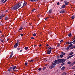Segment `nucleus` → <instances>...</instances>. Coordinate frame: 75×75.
<instances>
[{
  "mask_svg": "<svg viewBox=\"0 0 75 75\" xmlns=\"http://www.w3.org/2000/svg\"><path fill=\"white\" fill-rule=\"evenodd\" d=\"M35 9H33L32 11H32V12H34V10H35Z\"/></svg>",
  "mask_w": 75,
  "mask_h": 75,
  "instance_id": "48",
  "label": "nucleus"
},
{
  "mask_svg": "<svg viewBox=\"0 0 75 75\" xmlns=\"http://www.w3.org/2000/svg\"><path fill=\"white\" fill-rule=\"evenodd\" d=\"M67 60V59H57V63H58L59 64V63H64V62H65L66 60Z\"/></svg>",
  "mask_w": 75,
  "mask_h": 75,
  "instance_id": "2",
  "label": "nucleus"
},
{
  "mask_svg": "<svg viewBox=\"0 0 75 75\" xmlns=\"http://www.w3.org/2000/svg\"><path fill=\"white\" fill-rule=\"evenodd\" d=\"M57 59H59L60 58V56H57Z\"/></svg>",
  "mask_w": 75,
  "mask_h": 75,
  "instance_id": "33",
  "label": "nucleus"
},
{
  "mask_svg": "<svg viewBox=\"0 0 75 75\" xmlns=\"http://www.w3.org/2000/svg\"><path fill=\"white\" fill-rule=\"evenodd\" d=\"M73 54V52H71L69 53V55H72Z\"/></svg>",
  "mask_w": 75,
  "mask_h": 75,
  "instance_id": "31",
  "label": "nucleus"
},
{
  "mask_svg": "<svg viewBox=\"0 0 75 75\" xmlns=\"http://www.w3.org/2000/svg\"><path fill=\"white\" fill-rule=\"evenodd\" d=\"M23 3V1H20L18 4L14 6L11 8L12 10H16L18 8L20 7L21 6H22V4Z\"/></svg>",
  "mask_w": 75,
  "mask_h": 75,
  "instance_id": "1",
  "label": "nucleus"
},
{
  "mask_svg": "<svg viewBox=\"0 0 75 75\" xmlns=\"http://www.w3.org/2000/svg\"><path fill=\"white\" fill-rule=\"evenodd\" d=\"M13 52H12L11 53V54L10 56L9 57L10 58H11V57H12V56H13Z\"/></svg>",
  "mask_w": 75,
  "mask_h": 75,
  "instance_id": "13",
  "label": "nucleus"
},
{
  "mask_svg": "<svg viewBox=\"0 0 75 75\" xmlns=\"http://www.w3.org/2000/svg\"><path fill=\"white\" fill-rule=\"evenodd\" d=\"M66 75V73L65 72H64L62 74V75Z\"/></svg>",
  "mask_w": 75,
  "mask_h": 75,
  "instance_id": "22",
  "label": "nucleus"
},
{
  "mask_svg": "<svg viewBox=\"0 0 75 75\" xmlns=\"http://www.w3.org/2000/svg\"><path fill=\"white\" fill-rule=\"evenodd\" d=\"M72 43H73V42H69V44H72Z\"/></svg>",
  "mask_w": 75,
  "mask_h": 75,
  "instance_id": "51",
  "label": "nucleus"
},
{
  "mask_svg": "<svg viewBox=\"0 0 75 75\" xmlns=\"http://www.w3.org/2000/svg\"><path fill=\"white\" fill-rule=\"evenodd\" d=\"M75 62H74L72 63L71 64V66L72 67V66H73L74 64H75Z\"/></svg>",
  "mask_w": 75,
  "mask_h": 75,
  "instance_id": "16",
  "label": "nucleus"
},
{
  "mask_svg": "<svg viewBox=\"0 0 75 75\" xmlns=\"http://www.w3.org/2000/svg\"><path fill=\"white\" fill-rule=\"evenodd\" d=\"M63 54V55H65V53H64Z\"/></svg>",
  "mask_w": 75,
  "mask_h": 75,
  "instance_id": "61",
  "label": "nucleus"
},
{
  "mask_svg": "<svg viewBox=\"0 0 75 75\" xmlns=\"http://www.w3.org/2000/svg\"><path fill=\"white\" fill-rule=\"evenodd\" d=\"M31 38L32 39L34 40V37H31Z\"/></svg>",
  "mask_w": 75,
  "mask_h": 75,
  "instance_id": "44",
  "label": "nucleus"
},
{
  "mask_svg": "<svg viewBox=\"0 0 75 75\" xmlns=\"http://www.w3.org/2000/svg\"><path fill=\"white\" fill-rule=\"evenodd\" d=\"M4 1V0H1L0 1L1 2H3V1Z\"/></svg>",
  "mask_w": 75,
  "mask_h": 75,
  "instance_id": "47",
  "label": "nucleus"
},
{
  "mask_svg": "<svg viewBox=\"0 0 75 75\" xmlns=\"http://www.w3.org/2000/svg\"><path fill=\"white\" fill-rule=\"evenodd\" d=\"M67 44H69V42H67Z\"/></svg>",
  "mask_w": 75,
  "mask_h": 75,
  "instance_id": "60",
  "label": "nucleus"
},
{
  "mask_svg": "<svg viewBox=\"0 0 75 75\" xmlns=\"http://www.w3.org/2000/svg\"><path fill=\"white\" fill-rule=\"evenodd\" d=\"M47 68V67H45L42 68L43 70H44V69H45Z\"/></svg>",
  "mask_w": 75,
  "mask_h": 75,
  "instance_id": "30",
  "label": "nucleus"
},
{
  "mask_svg": "<svg viewBox=\"0 0 75 75\" xmlns=\"http://www.w3.org/2000/svg\"><path fill=\"white\" fill-rule=\"evenodd\" d=\"M38 0H34V1H35V2L37 1H38Z\"/></svg>",
  "mask_w": 75,
  "mask_h": 75,
  "instance_id": "52",
  "label": "nucleus"
},
{
  "mask_svg": "<svg viewBox=\"0 0 75 75\" xmlns=\"http://www.w3.org/2000/svg\"><path fill=\"white\" fill-rule=\"evenodd\" d=\"M17 43H16L17 44H18V45L19 43V41H18V40H17Z\"/></svg>",
  "mask_w": 75,
  "mask_h": 75,
  "instance_id": "28",
  "label": "nucleus"
},
{
  "mask_svg": "<svg viewBox=\"0 0 75 75\" xmlns=\"http://www.w3.org/2000/svg\"><path fill=\"white\" fill-rule=\"evenodd\" d=\"M71 18L72 19H74V18H75V15L72 16Z\"/></svg>",
  "mask_w": 75,
  "mask_h": 75,
  "instance_id": "19",
  "label": "nucleus"
},
{
  "mask_svg": "<svg viewBox=\"0 0 75 75\" xmlns=\"http://www.w3.org/2000/svg\"><path fill=\"white\" fill-rule=\"evenodd\" d=\"M31 1H32V2H34V0H30Z\"/></svg>",
  "mask_w": 75,
  "mask_h": 75,
  "instance_id": "54",
  "label": "nucleus"
},
{
  "mask_svg": "<svg viewBox=\"0 0 75 75\" xmlns=\"http://www.w3.org/2000/svg\"><path fill=\"white\" fill-rule=\"evenodd\" d=\"M74 48H75V46H73V47L72 46V47H70V49H74Z\"/></svg>",
  "mask_w": 75,
  "mask_h": 75,
  "instance_id": "25",
  "label": "nucleus"
},
{
  "mask_svg": "<svg viewBox=\"0 0 75 75\" xmlns=\"http://www.w3.org/2000/svg\"><path fill=\"white\" fill-rule=\"evenodd\" d=\"M48 49L49 50H52V47H49Z\"/></svg>",
  "mask_w": 75,
  "mask_h": 75,
  "instance_id": "39",
  "label": "nucleus"
},
{
  "mask_svg": "<svg viewBox=\"0 0 75 75\" xmlns=\"http://www.w3.org/2000/svg\"><path fill=\"white\" fill-rule=\"evenodd\" d=\"M30 62H33V59L29 61Z\"/></svg>",
  "mask_w": 75,
  "mask_h": 75,
  "instance_id": "42",
  "label": "nucleus"
},
{
  "mask_svg": "<svg viewBox=\"0 0 75 75\" xmlns=\"http://www.w3.org/2000/svg\"><path fill=\"white\" fill-rule=\"evenodd\" d=\"M65 11H66L64 9L62 10L59 13L60 14H61V13L64 14V13H65Z\"/></svg>",
  "mask_w": 75,
  "mask_h": 75,
  "instance_id": "6",
  "label": "nucleus"
},
{
  "mask_svg": "<svg viewBox=\"0 0 75 75\" xmlns=\"http://www.w3.org/2000/svg\"><path fill=\"white\" fill-rule=\"evenodd\" d=\"M18 46V45L17 44V43H16L13 46V48H17Z\"/></svg>",
  "mask_w": 75,
  "mask_h": 75,
  "instance_id": "7",
  "label": "nucleus"
},
{
  "mask_svg": "<svg viewBox=\"0 0 75 75\" xmlns=\"http://www.w3.org/2000/svg\"><path fill=\"white\" fill-rule=\"evenodd\" d=\"M22 1V3H23L22 4V5H23V6H25L27 5V2L24 1L23 2V1Z\"/></svg>",
  "mask_w": 75,
  "mask_h": 75,
  "instance_id": "4",
  "label": "nucleus"
},
{
  "mask_svg": "<svg viewBox=\"0 0 75 75\" xmlns=\"http://www.w3.org/2000/svg\"><path fill=\"white\" fill-rule=\"evenodd\" d=\"M17 50H20V48H17Z\"/></svg>",
  "mask_w": 75,
  "mask_h": 75,
  "instance_id": "58",
  "label": "nucleus"
},
{
  "mask_svg": "<svg viewBox=\"0 0 75 75\" xmlns=\"http://www.w3.org/2000/svg\"><path fill=\"white\" fill-rule=\"evenodd\" d=\"M16 67H17V66H14L12 67V69H13V70H14L16 68Z\"/></svg>",
  "mask_w": 75,
  "mask_h": 75,
  "instance_id": "11",
  "label": "nucleus"
},
{
  "mask_svg": "<svg viewBox=\"0 0 75 75\" xmlns=\"http://www.w3.org/2000/svg\"><path fill=\"white\" fill-rule=\"evenodd\" d=\"M68 36L69 37H72V33H69L68 34Z\"/></svg>",
  "mask_w": 75,
  "mask_h": 75,
  "instance_id": "14",
  "label": "nucleus"
},
{
  "mask_svg": "<svg viewBox=\"0 0 75 75\" xmlns=\"http://www.w3.org/2000/svg\"><path fill=\"white\" fill-rule=\"evenodd\" d=\"M4 37V35H2L1 36V37H2V38Z\"/></svg>",
  "mask_w": 75,
  "mask_h": 75,
  "instance_id": "63",
  "label": "nucleus"
},
{
  "mask_svg": "<svg viewBox=\"0 0 75 75\" xmlns=\"http://www.w3.org/2000/svg\"><path fill=\"white\" fill-rule=\"evenodd\" d=\"M34 48H35V47H36V45H34Z\"/></svg>",
  "mask_w": 75,
  "mask_h": 75,
  "instance_id": "62",
  "label": "nucleus"
},
{
  "mask_svg": "<svg viewBox=\"0 0 75 75\" xmlns=\"http://www.w3.org/2000/svg\"><path fill=\"white\" fill-rule=\"evenodd\" d=\"M70 58V56H69L67 58V59H69V58Z\"/></svg>",
  "mask_w": 75,
  "mask_h": 75,
  "instance_id": "46",
  "label": "nucleus"
},
{
  "mask_svg": "<svg viewBox=\"0 0 75 75\" xmlns=\"http://www.w3.org/2000/svg\"><path fill=\"white\" fill-rule=\"evenodd\" d=\"M47 54H50L51 53V50H49V49H48L47 50Z\"/></svg>",
  "mask_w": 75,
  "mask_h": 75,
  "instance_id": "5",
  "label": "nucleus"
},
{
  "mask_svg": "<svg viewBox=\"0 0 75 75\" xmlns=\"http://www.w3.org/2000/svg\"><path fill=\"white\" fill-rule=\"evenodd\" d=\"M64 57V56H63V54H61L60 56V58H63Z\"/></svg>",
  "mask_w": 75,
  "mask_h": 75,
  "instance_id": "26",
  "label": "nucleus"
},
{
  "mask_svg": "<svg viewBox=\"0 0 75 75\" xmlns=\"http://www.w3.org/2000/svg\"><path fill=\"white\" fill-rule=\"evenodd\" d=\"M73 40H75V36L73 38Z\"/></svg>",
  "mask_w": 75,
  "mask_h": 75,
  "instance_id": "53",
  "label": "nucleus"
},
{
  "mask_svg": "<svg viewBox=\"0 0 75 75\" xmlns=\"http://www.w3.org/2000/svg\"><path fill=\"white\" fill-rule=\"evenodd\" d=\"M75 69V66H73L72 69Z\"/></svg>",
  "mask_w": 75,
  "mask_h": 75,
  "instance_id": "35",
  "label": "nucleus"
},
{
  "mask_svg": "<svg viewBox=\"0 0 75 75\" xmlns=\"http://www.w3.org/2000/svg\"><path fill=\"white\" fill-rule=\"evenodd\" d=\"M73 55H71V56H70V58H71V57H73Z\"/></svg>",
  "mask_w": 75,
  "mask_h": 75,
  "instance_id": "59",
  "label": "nucleus"
},
{
  "mask_svg": "<svg viewBox=\"0 0 75 75\" xmlns=\"http://www.w3.org/2000/svg\"><path fill=\"white\" fill-rule=\"evenodd\" d=\"M3 14H2V15H1L0 16V20H1V18H2L3 17Z\"/></svg>",
  "mask_w": 75,
  "mask_h": 75,
  "instance_id": "20",
  "label": "nucleus"
},
{
  "mask_svg": "<svg viewBox=\"0 0 75 75\" xmlns=\"http://www.w3.org/2000/svg\"><path fill=\"white\" fill-rule=\"evenodd\" d=\"M64 65H65V63H63L61 64V66H63Z\"/></svg>",
  "mask_w": 75,
  "mask_h": 75,
  "instance_id": "41",
  "label": "nucleus"
},
{
  "mask_svg": "<svg viewBox=\"0 0 75 75\" xmlns=\"http://www.w3.org/2000/svg\"><path fill=\"white\" fill-rule=\"evenodd\" d=\"M73 42H74V43H75V40H74L73 41Z\"/></svg>",
  "mask_w": 75,
  "mask_h": 75,
  "instance_id": "64",
  "label": "nucleus"
},
{
  "mask_svg": "<svg viewBox=\"0 0 75 75\" xmlns=\"http://www.w3.org/2000/svg\"><path fill=\"white\" fill-rule=\"evenodd\" d=\"M55 67L52 65H51L49 67V68H50V69H52L54 68H55Z\"/></svg>",
  "mask_w": 75,
  "mask_h": 75,
  "instance_id": "8",
  "label": "nucleus"
},
{
  "mask_svg": "<svg viewBox=\"0 0 75 75\" xmlns=\"http://www.w3.org/2000/svg\"><path fill=\"white\" fill-rule=\"evenodd\" d=\"M11 69H12V67H11L8 69V72H10L11 71H12V70Z\"/></svg>",
  "mask_w": 75,
  "mask_h": 75,
  "instance_id": "9",
  "label": "nucleus"
},
{
  "mask_svg": "<svg viewBox=\"0 0 75 75\" xmlns=\"http://www.w3.org/2000/svg\"><path fill=\"white\" fill-rule=\"evenodd\" d=\"M52 9H50V10L49 11V13H52Z\"/></svg>",
  "mask_w": 75,
  "mask_h": 75,
  "instance_id": "15",
  "label": "nucleus"
},
{
  "mask_svg": "<svg viewBox=\"0 0 75 75\" xmlns=\"http://www.w3.org/2000/svg\"><path fill=\"white\" fill-rule=\"evenodd\" d=\"M8 17L7 16H6L5 18V20H8Z\"/></svg>",
  "mask_w": 75,
  "mask_h": 75,
  "instance_id": "21",
  "label": "nucleus"
},
{
  "mask_svg": "<svg viewBox=\"0 0 75 75\" xmlns=\"http://www.w3.org/2000/svg\"><path fill=\"white\" fill-rule=\"evenodd\" d=\"M2 24L3 23H2V22H0V25H3Z\"/></svg>",
  "mask_w": 75,
  "mask_h": 75,
  "instance_id": "34",
  "label": "nucleus"
},
{
  "mask_svg": "<svg viewBox=\"0 0 75 75\" xmlns=\"http://www.w3.org/2000/svg\"><path fill=\"white\" fill-rule=\"evenodd\" d=\"M60 46V44H58L57 45V47H59V46Z\"/></svg>",
  "mask_w": 75,
  "mask_h": 75,
  "instance_id": "49",
  "label": "nucleus"
},
{
  "mask_svg": "<svg viewBox=\"0 0 75 75\" xmlns=\"http://www.w3.org/2000/svg\"><path fill=\"white\" fill-rule=\"evenodd\" d=\"M23 30V27H21L19 29V31H20L21 30Z\"/></svg>",
  "mask_w": 75,
  "mask_h": 75,
  "instance_id": "24",
  "label": "nucleus"
},
{
  "mask_svg": "<svg viewBox=\"0 0 75 75\" xmlns=\"http://www.w3.org/2000/svg\"><path fill=\"white\" fill-rule=\"evenodd\" d=\"M69 49V46H68L66 49V50H68Z\"/></svg>",
  "mask_w": 75,
  "mask_h": 75,
  "instance_id": "43",
  "label": "nucleus"
},
{
  "mask_svg": "<svg viewBox=\"0 0 75 75\" xmlns=\"http://www.w3.org/2000/svg\"><path fill=\"white\" fill-rule=\"evenodd\" d=\"M73 46V45L72 44H70L69 45V47H72Z\"/></svg>",
  "mask_w": 75,
  "mask_h": 75,
  "instance_id": "23",
  "label": "nucleus"
},
{
  "mask_svg": "<svg viewBox=\"0 0 75 75\" xmlns=\"http://www.w3.org/2000/svg\"><path fill=\"white\" fill-rule=\"evenodd\" d=\"M65 5L66 6H67L68 4L69 3V2H68L67 1H64Z\"/></svg>",
  "mask_w": 75,
  "mask_h": 75,
  "instance_id": "10",
  "label": "nucleus"
},
{
  "mask_svg": "<svg viewBox=\"0 0 75 75\" xmlns=\"http://www.w3.org/2000/svg\"><path fill=\"white\" fill-rule=\"evenodd\" d=\"M28 47H25V50H27L28 49Z\"/></svg>",
  "mask_w": 75,
  "mask_h": 75,
  "instance_id": "38",
  "label": "nucleus"
},
{
  "mask_svg": "<svg viewBox=\"0 0 75 75\" xmlns=\"http://www.w3.org/2000/svg\"><path fill=\"white\" fill-rule=\"evenodd\" d=\"M6 12H7V13L8 12V11L7 10H6Z\"/></svg>",
  "mask_w": 75,
  "mask_h": 75,
  "instance_id": "57",
  "label": "nucleus"
},
{
  "mask_svg": "<svg viewBox=\"0 0 75 75\" xmlns=\"http://www.w3.org/2000/svg\"><path fill=\"white\" fill-rule=\"evenodd\" d=\"M63 42V40H61L60 41V42Z\"/></svg>",
  "mask_w": 75,
  "mask_h": 75,
  "instance_id": "55",
  "label": "nucleus"
},
{
  "mask_svg": "<svg viewBox=\"0 0 75 75\" xmlns=\"http://www.w3.org/2000/svg\"><path fill=\"white\" fill-rule=\"evenodd\" d=\"M28 64V62H25V65L27 66V65Z\"/></svg>",
  "mask_w": 75,
  "mask_h": 75,
  "instance_id": "29",
  "label": "nucleus"
},
{
  "mask_svg": "<svg viewBox=\"0 0 75 75\" xmlns=\"http://www.w3.org/2000/svg\"><path fill=\"white\" fill-rule=\"evenodd\" d=\"M6 1H7V0H5L4 2L2 3V4H4V3H5Z\"/></svg>",
  "mask_w": 75,
  "mask_h": 75,
  "instance_id": "32",
  "label": "nucleus"
},
{
  "mask_svg": "<svg viewBox=\"0 0 75 75\" xmlns=\"http://www.w3.org/2000/svg\"><path fill=\"white\" fill-rule=\"evenodd\" d=\"M13 52H12L11 53V54L10 56L9 57L10 58H11V57H12V56H13Z\"/></svg>",
  "mask_w": 75,
  "mask_h": 75,
  "instance_id": "12",
  "label": "nucleus"
},
{
  "mask_svg": "<svg viewBox=\"0 0 75 75\" xmlns=\"http://www.w3.org/2000/svg\"><path fill=\"white\" fill-rule=\"evenodd\" d=\"M36 35H37L35 33L33 34V36H34L35 37Z\"/></svg>",
  "mask_w": 75,
  "mask_h": 75,
  "instance_id": "36",
  "label": "nucleus"
},
{
  "mask_svg": "<svg viewBox=\"0 0 75 75\" xmlns=\"http://www.w3.org/2000/svg\"><path fill=\"white\" fill-rule=\"evenodd\" d=\"M57 60H56L54 61V63L53 62L52 63V65H54V66H55L56 65V64H59V63L57 62Z\"/></svg>",
  "mask_w": 75,
  "mask_h": 75,
  "instance_id": "3",
  "label": "nucleus"
},
{
  "mask_svg": "<svg viewBox=\"0 0 75 75\" xmlns=\"http://www.w3.org/2000/svg\"><path fill=\"white\" fill-rule=\"evenodd\" d=\"M38 71H41V68H40L38 69Z\"/></svg>",
  "mask_w": 75,
  "mask_h": 75,
  "instance_id": "40",
  "label": "nucleus"
},
{
  "mask_svg": "<svg viewBox=\"0 0 75 75\" xmlns=\"http://www.w3.org/2000/svg\"><path fill=\"white\" fill-rule=\"evenodd\" d=\"M57 4L58 6L59 5V2H58L57 3Z\"/></svg>",
  "mask_w": 75,
  "mask_h": 75,
  "instance_id": "45",
  "label": "nucleus"
},
{
  "mask_svg": "<svg viewBox=\"0 0 75 75\" xmlns=\"http://www.w3.org/2000/svg\"><path fill=\"white\" fill-rule=\"evenodd\" d=\"M65 67H63L61 69V70L63 71V70H64V69H65Z\"/></svg>",
  "mask_w": 75,
  "mask_h": 75,
  "instance_id": "17",
  "label": "nucleus"
},
{
  "mask_svg": "<svg viewBox=\"0 0 75 75\" xmlns=\"http://www.w3.org/2000/svg\"><path fill=\"white\" fill-rule=\"evenodd\" d=\"M68 64H69V65H71V62H69L67 63Z\"/></svg>",
  "mask_w": 75,
  "mask_h": 75,
  "instance_id": "27",
  "label": "nucleus"
},
{
  "mask_svg": "<svg viewBox=\"0 0 75 75\" xmlns=\"http://www.w3.org/2000/svg\"><path fill=\"white\" fill-rule=\"evenodd\" d=\"M65 6H66L65 5H62V8H65Z\"/></svg>",
  "mask_w": 75,
  "mask_h": 75,
  "instance_id": "18",
  "label": "nucleus"
},
{
  "mask_svg": "<svg viewBox=\"0 0 75 75\" xmlns=\"http://www.w3.org/2000/svg\"><path fill=\"white\" fill-rule=\"evenodd\" d=\"M46 46H47V47H48V46H49V45H48V44H47Z\"/></svg>",
  "mask_w": 75,
  "mask_h": 75,
  "instance_id": "56",
  "label": "nucleus"
},
{
  "mask_svg": "<svg viewBox=\"0 0 75 75\" xmlns=\"http://www.w3.org/2000/svg\"><path fill=\"white\" fill-rule=\"evenodd\" d=\"M49 18V17H48V18H45V20H46L47 21V20Z\"/></svg>",
  "mask_w": 75,
  "mask_h": 75,
  "instance_id": "37",
  "label": "nucleus"
},
{
  "mask_svg": "<svg viewBox=\"0 0 75 75\" xmlns=\"http://www.w3.org/2000/svg\"><path fill=\"white\" fill-rule=\"evenodd\" d=\"M20 35L21 37H23V34H21Z\"/></svg>",
  "mask_w": 75,
  "mask_h": 75,
  "instance_id": "50",
  "label": "nucleus"
}]
</instances>
